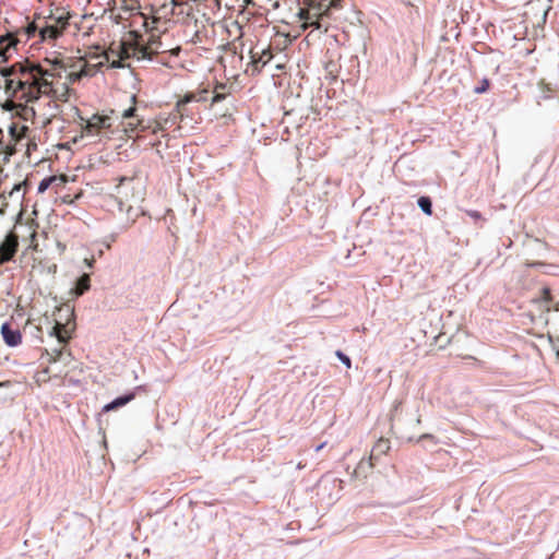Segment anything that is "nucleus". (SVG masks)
<instances>
[{"label":"nucleus","mask_w":559,"mask_h":559,"mask_svg":"<svg viewBox=\"0 0 559 559\" xmlns=\"http://www.w3.org/2000/svg\"><path fill=\"white\" fill-rule=\"evenodd\" d=\"M59 9L53 12L52 10L50 13L46 16L47 20L52 21L50 24H46L44 27L40 28V36L41 38H51L55 39L59 37L63 29L69 24L70 14L68 12H58Z\"/></svg>","instance_id":"f257e3e1"},{"label":"nucleus","mask_w":559,"mask_h":559,"mask_svg":"<svg viewBox=\"0 0 559 559\" xmlns=\"http://www.w3.org/2000/svg\"><path fill=\"white\" fill-rule=\"evenodd\" d=\"M33 87L28 92L27 103L37 102L41 96L49 97L51 99L55 86L51 81L40 80L35 76H31Z\"/></svg>","instance_id":"f03ea898"},{"label":"nucleus","mask_w":559,"mask_h":559,"mask_svg":"<svg viewBox=\"0 0 559 559\" xmlns=\"http://www.w3.org/2000/svg\"><path fill=\"white\" fill-rule=\"evenodd\" d=\"M160 48H162V41H160L159 37L152 34L147 40V46L146 47H135L133 49L132 56L135 57L139 61L140 60L151 61L152 60L151 53H158Z\"/></svg>","instance_id":"7ed1b4c3"},{"label":"nucleus","mask_w":559,"mask_h":559,"mask_svg":"<svg viewBox=\"0 0 559 559\" xmlns=\"http://www.w3.org/2000/svg\"><path fill=\"white\" fill-rule=\"evenodd\" d=\"M112 124V119L108 115L95 114L87 120L85 132L87 135H96L102 129H109Z\"/></svg>","instance_id":"20e7f679"},{"label":"nucleus","mask_w":559,"mask_h":559,"mask_svg":"<svg viewBox=\"0 0 559 559\" xmlns=\"http://www.w3.org/2000/svg\"><path fill=\"white\" fill-rule=\"evenodd\" d=\"M20 72L22 75H31L45 81H50L52 78L61 76L60 73H55L51 70L44 69L38 63H27V66H21Z\"/></svg>","instance_id":"39448f33"},{"label":"nucleus","mask_w":559,"mask_h":559,"mask_svg":"<svg viewBox=\"0 0 559 559\" xmlns=\"http://www.w3.org/2000/svg\"><path fill=\"white\" fill-rule=\"evenodd\" d=\"M250 59L252 72L260 71L262 67L271 61L272 52L270 48H259V46H257L250 50Z\"/></svg>","instance_id":"423d86ee"},{"label":"nucleus","mask_w":559,"mask_h":559,"mask_svg":"<svg viewBox=\"0 0 559 559\" xmlns=\"http://www.w3.org/2000/svg\"><path fill=\"white\" fill-rule=\"evenodd\" d=\"M17 246L16 236L9 234L0 245V264L10 261L14 257Z\"/></svg>","instance_id":"0eeeda50"},{"label":"nucleus","mask_w":559,"mask_h":559,"mask_svg":"<svg viewBox=\"0 0 559 559\" xmlns=\"http://www.w3.org/2000/svg\"><path fill=\"white\" fill-rule=\"evenodd\" d=\"M298 17L304 22L301 25L302 29H307L310 26L314 27L316 29H320L322 27L318 12H312L309 8L300 9L298 12Z\"/></svg>","instance_id":"6e6552de"},{"label":"nucleus","mask_w":559,"mask_h":559,"mask_svg":"<svg viewBox=\"0 0 559 559\" xmlns=\"http://www.w3.org/2000/svg\"><path fill=\"white\" fill-rule=\"evenodd\" d=\"M1 334L5 344L10 347L17 346L22 341L20 330L11 328L10 323L5 322L1 325Z\"/></svg>","instance_id":"1a4fd4ad"},{"label":"nucleus","mask_w":559,"mask_h":559,"mask_svg":"<svg viewBox=\"0 0 559 559\" xmlns=\"http://www.w3.org/2000/svg\"><path fill=\"white\" fill-rule=\"evenodd\" d=\"M299 2L307 5L312 12H318L320 19L328 14L332 3L331 0H299Z\"/></svg>","instance_id":"9d476101"},{"label":"nucleus","mask_w":559,"mask_h":559,"mask_svg":"<svg viewBox=\"0 0 559 559\" xmlns=\"http://www.w3.org/2000/svg\"><path fill=\"white\" fill-rule=\"evenodd\" d=\"M48 335L55 337L59 345H66L70 340L66 324L60 321H56L55 325L48 331Z\"/></svg>","instance_id":"9b49d317"},{"label":"nucleus","mask_w":559,"mask_h":559,"mask_svg":"<svg viewBox=\"0 0 559 559\" xmlns=\"http://www.w3.org/2000/svg\"><path fill=\"white\" fill-rule=\"evenodd\" d=\"M31 86L33 87V82L31 79V75H19V79L15 80V90H16V96L20 95V98L23 99L25 103H27L28 92L31 90Z\"/></svg>","instance_id":"f8f14e48"},{"label":"nucleus","mask_w":559,"mask_h":559,"mask_svg":"<svg viewBox=\"0 0 559 559\" xmlns=\"http://www.w3.org/2000/svg\"><path fill=\"white\" fill-rule=\"evenodd\" d=\"M91 287V280L88 274H83L80 276L73 288H71L70 293L75 297L82 296L86 290Z\"/></svg>","instance_id":"ddd939ff"},{"label":"nucleus","mask_w":559,"mask_h":559,"mask_svg":"<svg viewBox=\"0 0 559 559\" xmlns=\"http://www.w3.org/2000/svg\"><path fill=\"white\" fill-rule=\"evenodd\" d=\"M134 396H135V394L133 392L124 394V395H121V396H118L115 400H112L110 403L106 404L103 407V411L104 412H109V411H112V409L118 408L120 406H123V405L128 404L129 402H131L134 399Z\"/></svg>","instance_id":"4468645a"},{"label":"nucleus","mask_w":559,"mask_h":559,"mask_svg":"<svg viewBox=\"0 0 559 559\" xmlns=\"http://www.w3.org/2000/svg\"><path fill=\"white\" fill-rule=\"evenodd\" d=\"M70 94V88L67 83L61 84V86L55 87L52 93V100L59 102H68Z\"/></svg>","instance_id":"2eb2a0df"},{"label":"nucleus","mask_w":559,"mask_h":559,"mask_svg":"<svg viewBox=\"0 0 559 559\" xmlns=\"http://www.w3.org/2000/svg\"><path fill=\"white\" fill-rule=\"evenodd\" d=\"M21 66H25V64L24 63H15L10 67L0 68V75L4 80H9V79H12V76L20 75L21 74V72H20Z\"/></svg>","instance_id":"dca6fc26"},{"label":"nucleus","mask_w":559,"mask_h":559,"mask_svg":"<svg viewBox=\"0 0 559 559\" xmlns=\"http://www.w3.org/2000/svg\"><path fill=\"white\" fill-rule=\"evenodd\" d=\"M130 57H131V53L129 52V50L128 49H123L121 51V53L119 55L118 59L110 61L109 56L106 55V60L108 62H110L109 67L111 69H122V68H124L123 59H128Z\"/></svg>","instance_id":"f3484780"},{"label":"nucleus","mask_w":559,"mask_h":559,"mask_svg":"<svg viewBox=\"0 0 559 559\" xmlns=\"http://www.w3.org/2000/svg\"><path fill=\"white\" fill-rule=\"evenodd\" d=\"M417 205L426 215H431L432 202L429 197H420L417 201Z\"/></svg>","instance_id":"a211bd4d"},{"label":"nucleus","mask_w":559,"mask_h":559,"mask_svg":"<svg viewBox=\"0 0 559 559\" xmlns=\"http://www.w3.org/2000/svg\"><path fill=\"white\" fill-rule=\"evenodd\" d=\"M4 92L9 98L17 97L15 90V79H9L4 81Z\"/></svg>","instance_id":"6ab92c4d"},{"label":"nucleus","mask_w":559,"mask_h":559,"mask_svg":"<svg viewBox=\"0 0 559 559\" xmlns=\"http://www.w3.org/2000/svg\"><path fill=\"white\" fill-rule=\"evenodd\" d=\"M88 75H90V72L87 71V69L86 68H82L78 72L70 73L68 75V80H69L70 83H74V82L80 81L82 78L88 76Z\"/></svg>","instance_id":"aec40b11"},{"label":"nucleus","mask_w":559,"mask_h":559,"mask_svg":"<svg viewBox=\"0 0 559 559\" xmlns=\"http://www.w3.org/2000/svg\"><path fill=\"white\" fill-rule=\"evenodd\" d=\"M55 181V177H46L44 178L38 187H37V191L38 193H44L49 187L50 185Z\"/></svg>","instance_id":"412c9836"},{"label":"nucleus","mask_w":559,"mask_h":559,"mask_svg":"<svg viewBox=\"0 0 559 559\" xmlns=\"http://www.w3.org/2000/svg\"><path fill=\"white\" fill-rule=\"evenodd\" d=\"M390 449L388 440H379L378 443L373 447V451L378 453H385Z\"/></svg>","instance_id":"4be33fe9"},{"label":"nucleus","mask_w":559,"mask_h":559,"mask_svg":"<svg viewBox=\"0 0 559 559\" xmlns=\"http://www.w3.org/2000/svg\"><path fill=\"white\" fill-rule=\"evenodd\" d=\"M47 355L50 356L49 361H56L62 356V347L52 348L51 353L47 352Z\"/></svg>","instance_id":"5701e85b"},{"label":"nucleus","mask_w":559,"mask_h":559,"mask_svg":"<svg viewBox=\"0 0 559 559\" xmlns=\"http://www.w3.org/2000/svg\"><path fill=\"white\" fill-rule=\"evenodd\" d=\"M62 312H64L66 316H67V323L66 324H68L69 321L71 319H73V317H74V309L71 308L70 306L66 305L64 307L59 309V314H61Z\"/></svg>","instance_id":"b1692460"},{"label":"nucleus","mask_w":559,"mask_h":559,"mask_svg":"<svg viewBox=\"0 0 559 559\" xmlns=\"http://www.w3.org/2000/svg\"><path fill=\"white\" fill-rule=\"evenodd\" d=\"M489 87V81L487 79H483L480 84L474 88L476 94L485 93Z\"/></svg>","instance_id":"393cba45"},{"label":"nucleus","mask_w":559,"mask_h":559,"mask_svg":"<svg viewBox=\"0 0 559 559\" xmlns=\"http://www.w3.org/2000/svg\"><path fill=\"white\" fill-rule=\"evenodd\" d=\"M336 356L342 364H344L347 368H350L352 361H350V358L346 354H344L342 350H337Z\"/></svg>","instance_id":"a878e982"},{"label":"nucleus","mask_w":559,"mask_h":559,"mask_svg":"<svg viewBox=\"0 0 559 559\" xmlns=\"http://www.w3.org/2000/svg\"><path fill=\"white\" fill-rule=\"evenodd\" d=\"M135 111H136V108L135 107H130L128 109H126L122 114V118L123 119H130V118H133L135 116Z\"/></svg>","instance_id":"bb28decb"},{"label":"nucleus","mask_w":559,"mask_h":559,"mask_svg":"<svg viewBox=\"0 0 559 559\" xmlns=\"http://www.w3.org/2000/svg\"><path fill=\"white\" fill-rule=\"evenodd\" d=\"M226 95L224 93H219V92H215L213 98H212V103H219L222 102L223 99H225Z\"/></svg>","instance_id":"cd10ccee"},{"label":"nucleus","mask_w":559,"mask_h":559,"mask_svg":"<svg viewBox=\"0 0 559 559\" xmlns=\"http://www.w3.org/2000/svg\"><path fill=\"white\" fill-rule=\"evenodd\" d=\"M543 299L545 302L550 300V289L548 287L543 288Z\"/></svg>","instance_id":"c85d7f7f"},{"label":"nucleus","mask_w":559,"mask_h":559,"mask_svg":"<svg viewBox=\"0 0 559 559\" xmlns=\"http://www.w3.org/2000/svg\"><path fill=\"white\" fill-rule=\"evenodd\" d=\"M467 214L474 219H478L481 216L478 211H468Z\"/></svg>","instance_id":"c756f323"},{"label":"nucleus","mask_w":559,"mask_h":559,"mask_svg":"<svg viewBox=\"0 0 559 559\" xmlns=\"http://www.w3.org/2000/svg\"><path fill=\"white\" fill-rule=\"evenodd\" d=\"M84 263L86 264V266L88 269H92L93 265H94V260H90V259H84Z\"/></svg>","instance_id":"7c9ffc66"},{"label":"nucleus","mask_w":559,"mask_h":559,"mask_svg":"<svg viewBox=\"0 0 559 559\" xmlns=\"http://www.w3.org/2000/svg\"><path fill=\"white\" fill-rule=\"evenodd\" d=\"M10 385H11L10 381H2V382H0V388H2V389L9 388Z\"/></svg>","instance_id":"2f4dec72"},{"label":"nucleus","mask_w":559,"mask_h":559,"mask_svg":"<svg viewBox=\"0 0 559 559\" xmlns=\"http://www.w3.org/2000/svg\"><path fill=\"white\" fill-rule=\"evenodd\" d=\"M128 128L130 129L131 132L135 131V129L138 128V124H134L132 122H129L128 123Z\"/></svg>","instance_id":"473e14b6"},{"label":"nucleus","mask_w":559,"mask_h":559,"mask_svg":"<svg viewBox=\"0 0 559 559\" xmlns=\"http://www.w3.org/2000/svg\"><path fill=\"white\" fill-rule=\"evenodd\" d=\"M325 444H326L325 442L320 443L319 445L316 447L314 451L318 452V451L322 450L325 447Z\"/></svg>","instance_id":"72a5a7b5"},{"label":"nucleus","mask_w":559,"mask_h":559,"mask_svg":"<svg viewBox=\"0 0 559 559\" xmlns=\"http://www.w3.org/2000/svg\"><path fill=\"white\" fill-rule=\"evenodd\" d=\"M401 438H405V439H407V441H413L414 440V438L412 436H407L405 433H401Z\"/></svg>","instance_id":"f704fd0d"},{"label":"nucleus","mask_w":559,"mask_h":559,"mask_svg":"<svg viewBox=\"0 0 559 559\" xmlns=\"http://www.w3.org/2000/svg\"><path fill=\"white\" fill-rule=\"evenodd\" d=\"M9 131H10V133H11L12 135H14V133H15V131H16L15 126H13V124H12V126H10Z\"/></svg>","instance_id":"c9c22d12"},{"label":"nucleus","mask_w":559,"mask_h":559,"mask_svg":"<svg viewBox=\"0 0 559 559\" xmlns=\"http://www.w3.org/2000/svg\"><path fill=\"white\" fill-rule=\"evenodd\" d=\"M235 26L239 31V36H241L242 35V32H241L242 27L237 22L235 23Z\"/></svg>","instance_id":"e433bc0d"},{"label":"nucleus","mask_w":559,"mask_h":559,"mask_svg":"<svg viewBox=\"0 0 559 559\" xmlns=\"http://www.w3.org/2000/svg\"><path fill=\"white\" fill-rule=\"evenodd\" d=\"M27 32L28 34H33L35 32V26L29 25Z\"/></svg>","instance_id":"4c0bfd02"},{"label":"nucleus","mask_w":559,"mask_h":559,"mask_svg":"<svg viewBox=\"0 0 559 559\" xmlns=\"http://www.w3.org/2000/svg\"><path fill=\"white\" fill-rule=\"evenodd\" d=\"M427 438H432V436L431 435H423L419 437L418 441L421 439H427Z\"/></svg>","instance_id":"58836bf2"},{"label":"nucleus","mask_w":559,"mask_h":559,"mask_svg":"<svg viewBox=\"0 0 559 559\" xmlns=\"http://www.w3.org/2000/svg\"><path fill=\"white\" fill-rule=\"evenodd\" d=\"M52 64L56 67H61V62L59 60H55Z\"/></svg>","instance_id":"ea45409f"},{"label":"nucleus","mask_w":559,"mask_h":559,"mask_svg":"<svg viewBox=\"0 0 559 559\" xmlns=\"http://www.w3.org/2000/svg\"><path fill=\"white\" fill-rule=\"evenodd\" d=\"M413 424H414V425H419V424H420V418H419V417H416V418L413 420Z\"/></svg>","instance_id":"a19ab883"},{"label":"nucleus","mask_w":559,"mask_h":559,"mask_svg":"<svg viewBox=\"0 0 559 559\" xmlns=\"http://www.w3.org/2000/svg\"><path fill=\"white\" fill-rule=\"evenodd\" d=\"M532 266H542L543 264L542 263H533L531 264Z\"/></svg>","instance_id":"79ce46f5"},{"label":"nucleus","mask_w":559,"mask_h":559,"mask_svg":"<svg viewBox=\"0 0 559 559\" xmlns=\"http://www.w3.org/2000/svg\"><path fill=\"white\" fill-rule=\"evenodd\" d=\"M131 100H132L133 103H135V95H132V96H131Z\"/></svg>","instance_id":"37998d69"},{"label":"nucleus","mask_w":559,"mask_h":559,"mask_svg":"<svg viewBox=\"0 0 559 559\" xmlns=\"http://www.w3.org/2000/svg\"><path fill=\"white\" fill-rule=\"evenodd\" d=\"M243 2H245L246 4H249V3H251V0H243Z\"/></svg>","instance_id":"c03bdc74"}]
</instances>
